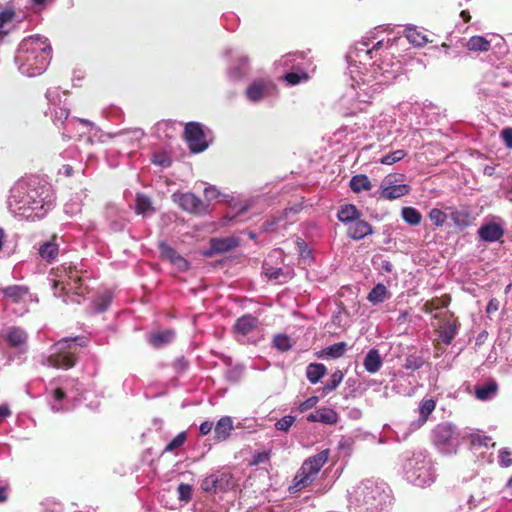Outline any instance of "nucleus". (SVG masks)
<instances>
[{"label": "nucleus", "mask_w": 512, "mask_h": 512, "mask_svg": "<svg viewBox=\"0 0 512 512\" xmlns=\"http://www.w3.org/2000/svg\"><path fill=\"white\" fill-rule=\"evenodd\" d=\"M404 33V37H391L383 31H371L349 48L346 61L353 88L357 85L371 98L399 75L402 65L395 58L399 44L408 41L415 47H423L428 42L423 31L415 26H407Z\"/></svg>", "instance_id": "nucleus-1"}, {"label": "nucleus", "mask_w": 512, "mask_h": 512, "mask_svg": "<svg viewBox=\"0 0 512 512\" xmlns=\"http://www.w3.org/2000/svg\"><path fill=\"white\" fill-rule=\"evenodd\" d=\"M55 193L45 179L32 175L19 179L11 187L7 208L18 220L43 219L55 206Z\"/></svg>", "instance_id": "nucleus-2"}, {"label": "nucleus", "mask_w": 512, "mask_h": 512, "mask_svg": "<svg viewBox=\"0 0 512 512\" xmlns=\"http://www.w3.org/2000/svg\"><path fill=\"white\" fill-rule=\"evenodd\" d=\"M45 96L48 102V109L45 114L50 117L55 125L62 126L61 134L64 139H71L75 136L82 138L86 133H89L90 135L85 138L87 143L103 142V135H98L100 129L95 123L77 117L69 118L70 109L64 92H60L58 88H49Z\"/></svg>", "instance_id": "nucleus-3"}, {"label": "nucleus", "mask_w": 512, "mask_h": 512, "mask_svg": "<svg viewBox=\"0 0 512 512\" xmlns=\"http://www.w3.org/2000/svg\"><path fill=\"white\" fill-rule=\"evenodd\" d=\"M51 58L52 47L48 38L31 35L20 42L14 61L21 74L35 77L46 71Z\"/></svg>", "instance_id": "nucleus-4"}, {"label": "nucleus", "mask_w": 512, "mask_h": 512, "mask_svg": "<svg viewBox=\"0 0 512 512\" xmlns=\"http://www.w3.org/2000/svg\"><path fill=\"white\" fill-rule=\"evenodd\" d=\"M352 502L359 512H382L392 505L391 490L385 483L366 479L354 489Z\"/></svg>", "instance_id": "nucleus-5"}, {"label": "nucleus", "mask_w": 512, "mask_h": 512, "mask_svg": "<svg viewBox=\"0 0 512 512\" xmlns=\"http://www.w3.org/2000/svg\"><path fill=\"white\" fill-rule=\"evenodd\" d=\"M85 393L86 389L78 379L60 378L55 384H51L48 403L54 412L69 411L86 399Z\"/></svg>", "instance_id": "nucleus-6"}, {"label": "nucleus", "mask_w": 512, "mask_h": 512, "mask_svg": "<svg viewBox=\"0 0 512 512\" xmlns=\"http://www.w3.org/2000/svg\"><path fill=\"white\" fill-rule=\"evenodd\" d=\"M403 474L412 485L428 487L437 477L435 462L427 451H415L403 463Z\"/></svg>", "instance_id": "nucleus-7"}, {"label": "nucleus", "mask_w": 512, "mask_h": 512, "mask_svg": "<svg viewBox=\"0 0 512 512\" xmlns=\"http://www.w3.org/2000/svg\"><path fill=\"white\" fill-rule=\"evenodd\" d=\"M83 337H64L55 342L49 349V354L43 359V365L57 369H69L76 363L79 347H83Z\"/></svg>", "instance_id": "nucleus-8"}, {"label": "nucleus", "mask_w": 512, "mask_h": 512, "mask_svg": "<svg viewBox=\"0 0 512 512\" xmlns=\"http://www.w3.org/2000/svg\"><path fill=\"white\" fill-rule=\"evenodd\" d=\"M262 274L276 284H285L295 276L294 268L284 264V252L275 249L265 258L262 264Z\"/></svg>", "instance_id": "nucleus-9"}, {"label": "nucleus", "mask_w": 512, "mask_h": 512, "mask_svg": "<svg viewBox=\"0 0 512 512\" xmlns=\"http://www.w3.org/2000/svg\"><path fill=\"white\" fill-rule=\"evenodd\" d=\"M433 443L440 453L451 455L457 452L460 445L459 433L452 423H440L432 432Z\"/></svg>", "instance_id": "nucleus-10"}, {"label": "nucleus", "mask_w": 512, "mask_h": 512, "mask_svg": "<svg viewBox=\"0 0 512 512\" xmlns=\"http://www.w3.org/2000/svg\"><path fill=\"white\" fill-rule=\"evenodd\" d=\"M328 457L329 450L326 449L305 460L294 477L295 486L302 489L310 485L320 469L327 462Z\"/></svg>", "instance_id": "nucleus-11"}, {"label": "nucleus", "mask_w": 512, "mask_h": 512, "mask_svg": "<svg viewBox=\"0 0 512 512\" xmlns=\"http://www.w3.org/2000/svg\"><path fill=\"white\" fill-rule=\"evenodd\" d=\"M211 130L199 122H188L185 125L184 137L188 148L192 153L204 152L210 145L211 139L208 136Z\"/></svg>", "instance_id": "nucleus-12"}, {"label": "nucleus", "mask_w": 512, "mask_h": 512, "mask_svg": "<svg viewBox=\"0 0 512 512\" xmlns=\"http://www.w3.org/2000/svg\"><path fill=\"white\" fill-rule=\"evenodd\" d=\"M223 56L231 58V63L227 68V77L232 82L245 79L250 72V58L248 55L235 51L233 48H226Z\"/></svg>", "instance_id": "nucleus-13"}, {"label": "nucleus", "mask_w": 512, "mask_h": 512, "mask_svg": "<svg viewBox=\"0 0 512 512\" xmlns=\"http://www.w3.org/2000/svg\"><path fill=\"white\" fill-rule=\"evenodd\" d=\"M236 480L233 475L227 471H216L206 476L201 482V489L207 493L227 492L233 489Z\"/></svg>", "instance_id": "nucleus-14"}, {"label": "nucleus", "mask_w": 512, "mask_h": 512, "mask_svg": "<svg viewBox=\"0 0 512 512\" xmlns=\"http://www.w3.org/2000/svg\"><path fill=\"white\" fill-rule=\"evenodd\" d=\"M49 282L56 297H63L67 291H73L78 296L83 294V280L81 276L78 275V271L72 270L71 267L69 271L65 273L64 278L61 277L60 280L49 279Z\"/></svg>", "instance_id": "nucleus-15"}, {"label": "nucleus", "mask_w": 512, "mask_h": 512, "mask_svg": "<svg viewBox=\"0 0 512 512\" xmlns=\"http://www.w3.org/2000/svg\"><path fill=\"white\" fill-rule=\"evenodd\" d=\"M277 93V87L270 79L258 78L252 80L245 89L246 99L253 104L272 97Z\"/></svg>", "instance_id": "nucleus-16"}, {"label": "nucleus", "mask_w": 512, "mask_h": 512, "mask_svg": "<svg viewBox=\"0 0 512 512\" xmlns=\"http://www.w3.org/2000/svg\"><path fill=\"white\" fill-rule=\"evenodd\" d=\"M436 408V401L432 398L423 399L418 407L419 417L417 420H414L409 423L408 426H402L399 427V430L397 431V438L399 440H406L409 435L416 430H418L420 427H422L428 420V417L430 414L435 410Z\"/></svg>", "instance_id": "nucleus-17"}, {"label": "nucleus", "mask_w": 512, "mask_h": 512, "mask_svg": "<svg viewBox=\"0 0 512 512\" xmlns=\"http://www.w3.org/2000/svg\"><path fill=\"white\" fill-rule=\"evenodd\" d=\"M403 178V174H399ZM411 187L408 184L398 183L397 174L387 175L380 184L379 195L385 200H394L410 193Z\"/></svg>", "instance_id": "nucleus-18"}, {"label": "nucleus", "mask_w": 512, "mask_h": 512, "mask_svg": "<svg viewBox=\"0 0 512 512\" xmlns=\"http://www.w3.org/2000/svg\"><path fill=\"white\" fill-rule=\"evenodd\" d=\"M204 197L209 202L222 197L223 198L222 200L225 201V202H228L231 207H239L234 214H229V213L226 214L225 219L228 222H238L239 217L241 215L245 214L248 211L249 207H251V203L250 202H246L244 204H238V203L232 204V202L234 201L233 197L230 196V195L222 194L213 185L207 186L204 189Z\"/></svg>", "instance_id": "nucleus-19"}, {"label": "nucleus", "mask_w": 512, "mask_h": 512, "mask_svg": "<svg viewBox=\"0 0 512 512\" xmlns=\"http://www.w3.org/2000/svg\"><path fill=\"white\" fill-rule=\"evenodd\" d=\"M174 202H176L183 210L190 213L202 212L207 207L203 201L194 193H174L172 195Z\"/></svg>", "instance_id": "nucleus-20"}, {"label": "nucleus", "mask_w": 512, "mask_h": 512, "mask_svg": "<svg viewBox=\"0 0 512 512\" xmlns=\"http://www.w3.org/2000/svg\"><path fill=\"white\" fill-rule=\"evenodd\" d=\"M449 218L458 231H464L470 227L475 220V217L472 215V211L468 206L451 208Z\"/></svg>", "instance_id": "nucleus-21"}, {"label": "nucleus", "mask_w": 512, "mask_h": 512, "mask_svg": "<svg viewBox=\"0 0 512 512\" xmlns=\"http://www.w3.org/2000/svg\"><path fill=\"white\" fill-rule=\"evenodd\" d=\"M505 234V229L501 223L484 222L477 230L478 237L487 243L499 241Z\"/></svg>", "instance_id": "nucleus-22"}, {"label": "nucleus", "mask_w": 512, "mask_h": 512, "mask_svg": "<svg viewBox=\"0 0 512 512\" xmlns=\"http://www.w3.org/2000/svg\"><path fill=\"white\" fill-rule=\"evenodd\" d=\"M237 246L238 240L233 237L212 238L210 240L209 249L204 251L203 255L206 257H211L214 254L229 252L235 249Z\"/></svg>", "instance_id": "nucleus-23"}, {"label": "nucleus", "mask_w": 512, "mask_h": 512, "mask_svg": "<svg viewBox=\"0 0 512 512\" xmlns=\"http://www.w3.org/2000/svg\"><path fill=\"white\" fill-rule=\"evenodd\" d=\"M106 217L109 221L110 229L114 232L123 231L128 222L126 212L120 210L118 206L114 204L106 206Z\"/></svg>", "instance_id": "nucleus-24"}, {"label": "nucleus", "mask_w": 512, "mask_h": 512, "mask_svg": "<svg viewBox=\"0 0 512 512\" xmlns=\"http://www.w3.org/2000/svg\"><path fill=\"white\" fill-rule=\"evenodd\" d=\"M498 394V383L494 379H490L483 384H477L474 387L475 398L480 401H490L496 398Z\"/></svg>", "instance_id": "nucleus-25"}, {"label": "nucleus", "mask_w": 512, "mask_h": 512, "mask_svg": "<svg viewBox=\"0 0 512 512\" xmlns=\"http://www.w3.org/2000/svg\"><path fill=\"white\" fill-rule=\"evenodd\" d=\"M347 234L351 239L358 241L373 234V228L367 221L357 219L348 225Z\"/></svg>", "instance_id": "nucleus-26"}, {"label": "nucleus", "mask_w": 512, "mask_h": 512, "mask_svg": "<svg viewBox=\"0 0 512 512\" xmlns=\"http://www.w3.org/2000/svg\"><path fill=\"white\" fill-rule=\"evenodd\" d=\"M309 422H320L323 424H335L338 420V414L336 411L330 408H320L307 415Z\"/></svg>", "instance_id": "nucleus-27"}, {"label": "nucleus", "mask_w": 512, "mask_h": 512, "mask_svg": "<svg viewBox=\"0 0 512 512\" xmlns=\"http://www.w3.org/2000/svg\"><path fill=\"white\" fill-rule=\"evenodd\" d=\"M233 429V419L230 416H222L214 425V438L218 442L229 438Z\"/></svg>", "instance_id": "nucleus-28"}, {"label": "nucleus", "mask_w": 512, "mask_h": 512, "mask_svg": "<svg viewBox=\"0 0 512 512\" xmlns=\"http://www.w3.org/2000/svg\"><path fill=\"white\" fill-rule=\"evenodd\" d=\"M257 326L258 319L251 314H245L236 320L234 330L236 333L245 336L255 330Z\"/></svg>", "instance_id": "nucleus-29"}, {"label": "nucleus", "mask_w": 512, "mask_h": 512, "mask_svg": "<svg viewBox=\"0 0 512 512\" xmlns=\"http://www.w3.org/2000/svg\"><path fill=\"white\" fill-rule=\"evenodd\" d=\"M56 236L52 239L43 242L38 249L39 256L46 262H52L56 260L59 254V244L56 242Z\"/></svg>", "instance_id": "nucleus-30"}, {"label": "nucleus", "mask_w": 512, "mask_h": 512, "mask_svg": "<svg viewBox=\"0 0 512 512\" xmlns=\"http://www.w3.org/2000/svg\"><path fill=\"white\" fill-rule=\"evenodd\" d=\"M225 365H226V370L224 372L225 380L232 384L238 383L244 374V370H245L244 366L240 363L233 364L232 359L229 357H227L225 359Z\"/></svg>", "instance_id": "nucleus-31"}, {"label": "nucleus", "mask_w": 512, "mask_h": 512, "mask_svg": "<svg viewBox=\"0 0 512 512\" xmlns=\"http://www.w3.org/2000/svg\"><path fill=\"white\" fill-rule=\"evenodd\" d=\"M309 79V75L305 70V65L300 67V64H297L296 68H291L289 72H287L283 76V80L289 86H295L301 83L307 82Z\"/></svg>", "instance_id": "nucleus-32"}, {"label": "nucleus", "mask_w": 512, "mask_h": 512, "mask_svg": "<svg viewBox=\"0 0 512 512\" xmlns=\"http://www.w3.org/2000/svg\"><path fill=\"white\" fill-rule=\"evenodd\" d=\"M27 338L28 336L26 331L21 327L11 326L7 329L6 340L12 347H20L25 345Z\"/></svg>", "instance_id": "nucleus-33"}, {"label": "nucleus", "mask_w": 512, "mask_h": 512, "mask_svg": "<svg viewBox=\"0 0 512 512\" xmlns=\"http://www.w3.org/2000/svg\"><path fill=\"white\" fill-rule=\"evenodd\" d=\"M383 360L376 348H371L364 358V368L369 373H376L382 367Z\"/></svg>", "instance_id": "nucleus-34"}, {"label": "nucleus", "mask_w": 512, "mask_h": 512, "mask_svg": "<svg viewBox=\"0 0 512 512\" xmlns=\"http://www.w3.org/2000/svg\"><path fill=\"white\" fill-rule=\"evenodd\" d=\"M1 292L5 298L18 303L28 295L29 289L25 285H11L1 288Z\"/></svg>", "instance_id": "nucleus-35"}, {"label": "nucleus", "mask_w": 512, "mask_h": 512, "mask_svg": "<svg viewBox=\"0 0 512 512\" xmlns=\"http://www.w3.org/2000/svg\"><path fill=\"white\" fill-rule=\"evenodd\" d=\"M304 59V52H290L282 56L281 59L277 61V65L285 69L296 68L297 64H300L301 67L303 65H306Z\"/></svg>", "instance_id": "nucleus-36"}, {"label": "nucleus", "mask_w": 512, "mask_h": 512, "mask_svg": "<svg viewBox=\"0 0 512 512\" xmlns=\"http://www.w3.org/2000/svg\"><path fill=\"white\" fill-rule=\"evenodd\" d=\"M361 213L353 204L342 205L337 213V218L340 222L350 224L359 219Z\"/></svg>", "instance_id": "nucleus-37"}, {"label": "nucleus", "mask_w": 512, "mask_h": 512, "mask_svg": "<svg viewBox=\"0 0 512 512\" xmlns=\"http://www.w3.org/2000/svg\"><path fill=\"white\" fill-rule=\"evenodd\" d=\"M346 349V342H337L322 349L318 354V357L327 359H338L345 354Z\"/></svg>", "instance_id": "nucleus-38"}, {"label": "nucleus", "mask_w": 512, "mask_h": 512, "mask_svg": "<svg viewBox=\"0 0 512 512\" xmlns=\"http://www.w3.org/2000/svg\"><path fill=\"white\" fill-rule=\"evenodd\" d=\"M458 330L459 324L457 322H445L440 328L439 337L445 345H450L458 334Z\"/></svg>", "instance_id": "nucleus-39"}, {"label": "nucleus", "mask_w": 512, "mask_h": 512, "mask_svg": "<svg viewBox=\"0 0 512 512\" xmlns=\"http://www.w3.org/2000/svg\"><path fill=\"white\" fill-rule=\"evenodd\" d=\"M327 369L322 363H310L306 368V377L311 384H317L325 376Z\"/></svg>", "instance_id": "nucleus-40"}, {"label": "nucleus", "mask_w": 512, "mask_h": 512, "mask_svg": "<svg viewBox=\"0 0 512 512\" xmlns=\"http://www.w3.org/2000/svg\"><path fill=\"white\" fill-rule=\"evenodd\" d=\"M350 189L355 192L359 193L361 191H368L371 189L372 184L370 179L365 174H357L354 175L349 182Z\"/></svg>", "instance_id": "nucleus-41"}, {"label": "nucleus", "mask_w": 512, "mask_h": 512, "mask_svg": "<svg viewBox=\"0 0 512 512\" xmlns=\"http://www.w3.org/2000/svg\"><path fill=\"white\" fill-rule=\"evenodd\" d=\"M388 290L382 283L376 284L367 295V300L373 305H378L387 298Z\"/></svg>", "instance_id": "nucleus-42"}, {"label": "nucleus", "mask_w": 512, "mask_h": 512, "mask_svg": "<svg viewBox=\"0 0 512 512\" xmlns=\"http://www.w3.org/2000/svg\"><path fill=\"white\" fill-rule=\"evenodd\" d=\"M469 51L485 52L490 49V42L483 36H472L466 43Z\"/></svg>", "instance_id": "nucleus-43"}, {"label": "nucleus", "mask_w": 512, "mask_h": 512, "mask_svg": "<svg viewBox=\"0 0 512 512\" xmlns=\"http://www.w3.org/2000/svg\"><path fill=\"white\" fill-rule=\"evenodd\" d=\"M402 219L411 226H417L421 223L422 215L414 207H403L401 210Z\"/></svg>", "instance_id": "nucleus-44"}, {"label": "nucleus", "mask_w": 512, "mask_h": 512, "mask_svg": "<svg viewBox=\"0 0 512 512\" xmlns=\"http://www.w3.org/2000/svg\"><path fill=\"white\" fill-rule=\"evenodd\" d=\"M175 333L172 330H166L158 333H154L150 336L149 342L154 347H161L172 341Z\"/></svg>", "instance_id": "nucleus-45"}, {"label": "nucleus", "mask_w": 512, "mask_h": 512, "mask_svg": "<svg viewBox=\"0 0 512 512\" xmlns=\"http://www.w3.org/2000/svg\"><path fill=\"white\" fill-rule=\"evenodd\" d=\"M152 203L148 196L138 193L135 199V211L137 214L145 215L148 211H152Z\"/></svg>", "instance_id": "nucleus-46"}, {"label": "nucleus", "mask_w": 512, "mask_h": 512, "mask_svg": "<svg viewBox=\"0 0 512 512\" xmlns=\"http://www.w3.org/2000/svg\"><path fill=\"white\" fill-rule=\"evenodd\" d=\"M111 302L112 295L108 292L104 293L103 295H100L93 301V311L98 314L103 313L109 308Z\"/></svg>", "instance_id": "nucleus-47"}, {"label": "nucleus", "mask_w": 512, "mask_h": 512, "mask_svg": "<svg viewBox=\"0 0 512 512\" xmlns=\"http://www.w3.org/2000/svg\"><path fill=\"white\" fill-rule=\"evenodd\" d=\"M151 163L161 168H169L172 165V158L166 151H156L151 156Z\"/></svg>", "instance_id": "nucleus-48"}, {"label": "nucleus", "mask_w": 512, "mask_h": 512, "mask_svg": "<svg viewBox=\"0 0 512 512\" xmlns=\"http://www.w3.org/2000/svg\"><path fill=\"white\" fill-rule=\"evenodd\" d=\"M82 210V197L81 194H76L64 205V212L67 215L73 216L80 213Z\"/></svg>", "instance_id": "nucleus-49"}, {"label": "nucleus", "mask_w": 512, "mask_h": 512, "mask_svg": "<svg viewBox=\"0 0 512 512\" xmlns=\"http://www.w3.org/2000/svg\"><path fill=\"white\" fill-rule=\"evenodd\" d=\"M471 445L476 447H494L495 443L492 442V438L490 436L481 434V433H471L469 435Z\"/></svg>", "instance_id": "nucleus-50"}, {"label": "nucleus", "mask_w": 512, "mask_h": 512, "mask_svg": "<svg viewBox=\"0 0 512 512\" xmlns=\"http://www.w3.org/2000/svg\"><path fill=\"white\" fill-rule=\"evenodd\" d=\"M273 346L280 352H287L292 348L293 342L287 334H277L273 338Z\"/></svg>", "instance_id": "nucleus-51"}, {"label": "nucleus", "mask_w": 512, "mask_h": 512, "mask_svg": "<svg viewBox=\"0 0 512 512\" xmlns=\"http://www.w3.org/2000/svg\"><path fill=\"white\" fill-rule=\"evenodd\" d=\"M344 374L341 370H336L332 373L328 382H326L322 388L323 394L327 395L328 393L335 390L339 384L342 382Z\"/></svg>", "instance_id": "nucleus-52"}, {"label": "nucleus", "mask_w": 512, "mask_h": 512, "mask_svg": "<svg viewBox=\"0 0 512 512\" xmlns=\"http://www.w3.org/2000/svg\"><path fill=\"white\" fill-rule=\"evenodd\" d=\"M406 155V151L399 149L383 155L380 158V163L384 165H392L402 160Z\"/></svg>", "instance_id": "nucleus-53"}, {"label": "nucleus", "mask_w": 512, "mask_h": 512, "mask_svg": "<svg viewBox=\"0 0 512 512\" xmlns=\"http://www.w3.org/2000/svg\"><path fill=\"white\" fill-rule=\"evenodd\" d=\"M447 214L439 208H433L429 212V219L437 227H441L447 220Z\"/></svg>", "instance_id": "nucleus-54"}, {"label": "nucleus", "mask_w": 512, "mask_h": 512, "mask_svg": "<svg viewBox=\"0 0 512 512\" xmlns=\"http://www.w3.org/2000/svg\"><path fill=\"white\" fill-rule=\"evenodd\" d=\"M424 364L422 357L417 355H408L405 359L404 368L411 371L420 369Z\"/></svg>", "instance_id": "nucleus-55"}, {"label": "nucleus", "mask_w": 512, "mask_h": 512, "mask_svg": "<svg viewBox=\"0 0 512 512\" xmlns=\"http://www.w3.org/2000/svg\"><path fill=\"white\" fill-rule=\"evenodd\" d=\"M158 248L160 250L161 256L168 259L170 262L179 255L173 247L164 241L159 242Z\"/></svg>", "instance_id": "nucleus-56"}, {"label": "nucleus", "mask_w": 512, "mask_h": 512, "mask_svg": "<svg viewBox=\"0 0 512 512\" xmlns=\"http://www.w3.org/2000/svg\"><path fill=\"white\" fill-rule=\"evenodd\" d=\"M187 439L186 432H180L178 435H176L165 447V452H172L175 449L181 447Z\"/></svg>", "instance_id": "nucleus-57"}, {"label": "nucleus", "mask_w": 512, "mask_h": 512, "mask_svg": "<svg viewBox=\"0 0 512 512\" xmlns=\"http://www.w3.org/2000/svg\"><path fill=\"white\" fill-rule=\"evenodd\" d=\"M498 464L502 468H508L512 466V452L507 448L499 450Z\"/></svg>", "instance_id": "nucleus-58"}, {"label": "nucleus", "mask_w": 512, "mask_h": 512, "mask_svg": "<svg viewBox=\"0 0 512 512\" xmlns=\"http://www.w3.org/2000/svg\"><path fill=\"white\" fill-rule=\"evenodd\" d=\"M178 498L180 501L188 502L192 498V486L186 483H180L177 487Z\"/></svg>", "instance_id": "nucleus-59"}, {"label": "nucleus", "mask_w": 512, "mask_h": 512, "mask_svg": "<svg viewBox=\"0 0 512 512\" xmlns=\"http://www.w3.org/2000/svg\"><path fill=\"white\" fill-rule=\"evenodd\" d=\"M14 16L15 12L12 9H5L0 12V37L7 33V31L4 30V25L10 22Z\"/></svg>", "instance_id": "nucleus-60"}, {"label": "nucleus", "mask_w": 512, "mask_h": 512, "mask_svg": "<svg viewBox=\"0 0 512 512\" xmlns=\"http://www.w3.org/2000/svg\"><path fill=\"white\" fill-rule=\"evenodd\" d=\"M296 246L299 252V256L302 259H312V251L308 247V244L302 238H297Z\"/></svg>", "instance_id": "nucleus-61"}, {"label": "nucleus", "mask_w": 512, "mask_h": 512, "mask_svg": "<svg viewBox=\"0 0 512 512\" xmlns=\"http://www.w3.org/2000/svg\"><path fill=\"white\" fill-rule=\"evenodd\" d=\"M295 421V417L292 415H286L275 423V428L280 431H288L289 428Z\"/></svg>", "instance_id": "nucleus-62"}, {"label": "nucleus", "mask_w": 512, "mask_h": 512, "mask_svg": "<svg viewBox=\"0 0 512 512\" xmlns=\"http://www.w3.org/2000/svg\"><path fill=\"white\" fill-rule=\"evenodd\" d=\"M120 135L127 136L124 140L125 141H129L131 144H135L141 138L144 137L145 132L142 129L137 128V129H133L131 131H128L126 133H121Z\"/></svg>", "instance_id": "nucleus-63"}, {"label": "nucleus", "mask_w": 512, "mask_h": 512, "mask_svg": "<svg viewBox=\"0 0 512 512\" xmlns=\"http://www.w3.org/2000/svg\"><path fill=\"white\" fill-rule=\"evenodd\" d=\"M189 367V361L184 357H178L173 361V368L177 374L184 373Z\"/></svg>", "instance_id": "nucleus-64"}]
</instances>
